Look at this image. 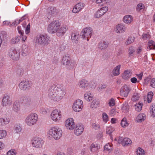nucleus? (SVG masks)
<instances>
[{
  "label": "nucleus",
  "mask_w": 155,
  "mask_h": 155,
  "mask_svg": "<svg viewBox=\"0 0 155 155\" xmlns=\"http://www.w3.org/2000/svg\"><path fill=\"white\" fill-rule=\"evenodd\" d=\"M56 88L54 85L51 86L48 91V96L54 101L59 102L65 96L66 90L62 84L58 85L56 89Z\"/></svg>",
  "instance_id": "obj_1"
},
{
  "label": "nucleus",
  "mask_w": 155,
  "mask_h": 155,
  "mask_svg": "<svg viewBox=\"0 0 155 155\" xmlns=\"http://www.w3.org/2000/svg\"><path fill=\"white\" fill-rule=\"evenodd\" d=\"M49 41V37L46 35H38L34 39L36 45L45 46L48 44Z\"/></svg>",
  "instance_id": "obj_2"
},
{
  "label": "nucleus",
  "mask_w": 155,
  "mask_h": 155,
  "mask_svg": "<svg viewBox=\"0 0 155 155\" xmlns=\"http://www.w3.org/2000/svg\"><path fill=\"white\" fill-rule=\"evenodd\" d=\"M61 25V24L58 20H53L48 25L47 30L49 33L54 34L57 32Z\"/></svg>",
  "instance_id": "obj_3"
},
{
  "label": "nucleus",
  "mask_w": 155,
  "mask_h": 155,
  "mask_svg": "<svg viewBox=\"0 0 155 155\" xmlns=\"http://www.w3.org/2000/svg\"><path fill=\"white\" fill-rule=\"evenodd\" d=\"M49 134L54 139L58 140L62 136V132L61 129L58 127H54L49 130Z\"/></svg>",
  "instance_id": "obj_4"
},
{
  "label": "nucleus",
  "mask_w": 155,
  "mask_h": 155,
  "mask_svg": "<svg viewBox=\"0 0 155 155\" xmlns=\"http://www.w3.org/2000/svg\"><path fill=\"white\" fill-rule=\"evenodd\" d=\"M38 116L35 113H32L29 114L26 118L25 122L28 126H32L35 124L38 121Z\"/></svg>",
  "instance_id": "obj_5"
},
{
  "label": "nucleus",
  "mask_w": 155,
  "mask_h": 155,
  "mask_svg": "<svg viewBox=\"0 0 155 155\" xmlns=\"http://www.w3.org/2000/svg\"><path fill=\"white\" fill-rule=\"evenodd\" d=\"M59 11V10L56 7L50 6L46 9L45 15L48 19H50L52 17L57 15Z\"/></svg>",
  "instance_id": "obj_6"
},
{
  "label": "nucleus",
  "mask_w": 155,
  "mask_h": 155,
  "mask_svg": "<svg viewBox=\"0 0 155 155\" xmlns=\"http://www.w3.org/2000/svg\"><path fill=\"white\" fill-rule=\"evenodd\" d=\"M50 116L52 120L56 122H59L62 117L61 112L57 109H55L52 111Z\"/></svg>",
  "instance_id": "obj_7"
},
{
  "label": "nucleus",
  "mask_w": 155,
  "mask_h": 155,
  "mask_svg": "<svg viewBox=\"0 0 155 155\" xmlns=\"http://www.w3.org/2000/svg\"><path fill=\"white\" fill-rule=\"evenodd\" d=\"M62 63L64 65L68 66L69 68H73L76 65V62L74 61H71V58L68 54L63 57Z\"/></svg>",
  "instance_id": "obj_8"
},
{
  "label": "nucleus",
  "mask_w": 155,
  "mask_h": 155,
  "mask_svg": "<svg viewBox=\"0 0 155 155\" xmlns=\"http://www.w3.org/2000/svg\"><path fill=\"white\" fill-rule=\"evenodd\" d=\"M32 83L28 80H23L21 81L18 85L19 89L21 91H25L31 88Z\"/></svg>",
  "instance_id": "obj_9"
},
{
  "label": "nucleus",
  "mask_w": 155,
  "mask_h": 155,
  "mask_svg": "<svg viewBox=\"0 0 155 155\" xmlns=\"http://www.w3.org/2000/svg\"><path fill=\"white\" fill-rule=\"evenodd\" d=\"M92 31V29L90 27L84 28L81 31L82 38L84 39H86L88 41L91 36Z\"/></svg>",
  "instance_id": "obj_10"
},
{
  "label": "nucleus",
  "mask_w": 155,
  "mask_h": 155,
  "mask_svg": "<svg viewBox=\"0 0 155 155\" xmlns=\"http://www.w3.org/2000/svg\"><path fill=\"white\" fill-rule=\"evenodd\" d=\"M44 143V141L39 137H35L32 140V146L36 148H40L42 147Z\"/></svg>",
  "instance_id": "obj_11"
},
{
  "label": "nucleus",
  "mask_w": 155,
  "mask_h": 155,
  "mask_svg": "<svg viewBox=\"0 0 155 155\" xmlns=\"http://www.w3.org/2000/svg\"><path fill=\"white\" fill-rule=\"evenodd\" d=\"M83 107V102L82 101L78 99L76 100L73 103L72 109L75 112L81 111Z\"/></svg>",
  "instance_id": "obj_12"
},
{
  "label": "nucleus",
  "mask_w": 155,
  "mask_h": 155,
  "mask_svg": "<svg viewBox=\"0 0 155 155\" xmlns=\"http://www.w3.org/2000/svg\"><path fill=\"white\" fill-rule=\"evenodd\" d=\"M65 125L67 129L72 130L75 127L76 125L73 119L72 118H70L66 120Z\"/></svg>",
  "instance_id": "obj_13"
},
{
  "label": "nucleus",
  "mask_w": 155,
  "mask_h": 155,
  "mask_svg": "<svg viewBox=\"0 0 155 155\" xmlns=\"http://www.w3.org/2000/svg\"><path fill=\"white\" fill-rule=\"evenodd\" d=\"M8 55L13 60L16 61L19 59L20 54L16 50L12 49L9 51Z\"/></svg>",
  "instance_id": "obj_14"
},
{
  "label": "nucleus",
  "mask_w": 155,
  "mask_h": 155,
  "mask_svg": "<svg viewBox=\"0 0 155 155\" xmlns=\"http://www.w3.org/2000/svg\"><path fill=\"white\" fill-rule=\"evenodd\" d=\"M130 91L129 87L127 85H124L121 88L120 94L122 97H127Z\"/></svg>",
  "instance_id": "obj_15"
},
{
  "label": "nucleus",
  "mask_w": 155,
  "mask_h": 155,
  "mask_svg": "<svg viewBox=\"0 0 155 155\" xmlns=\"http://www.w3.org/2000/svg\"><path fill=\"white\" fill-rule=\"evenodd\" d=\"M68 29V27L66 25H62L60 26L57 30L56 35L59 37H61L64 36Z\"/></svg>",
  "instance_id": "obj_16"
},
{
  "label": "nucleus",
  "mask_w": 155,
  "mask_h": 155,
  "mask_svg": "<svg viewBox=\"0 0 155 155\" xmlns=\"http://www.w3.org/2000/svg\"><path fill=\"white\" fill-rule=\"evenodd\" d=\"M108 10L107 6L103 7L97 10L95 13L94 17L96 18H99L105 13Z\"/></svg>",
  "instance_id": "obj_17"
},
{
  "label": "nucleus",
  "mask_w": 155,
  "mask_h": 155,
  "mask_svg": "<svg viewBox=\"0 0 155 155\" xmlns=\"http://www.w3.org/2000/svg\"><path fill=\"white\" fill-rule=\"evenodd\" d=\"M12 104V101L10 99L9 96L6 95L3 97L2 101V105L3 107L9 106Z\"/></svg>",
  "instance_id": "obj_18"
},
{
  "label": "nucleus",
  "mask_w": 155,
  "mask_h": 155,
  "mask_svg": "<svg viewBox=\"0 0 155 155\" xmlns=\"http://www.w3.org/2000/svg\"><path fill=\"white\" fill-rule=\"evenodd\" d=\"M84 5L83 3H78L74 7L72 10V12L76 13L80 12L84 8Z\"/></svg>",
  "instance_id": "obj_19"
},
{
  "label": "nucleus",
  "mask_w": 155,
  "mask_h": 155,
  "mask_svg": "<svg viewBox=\"0 0 155 155\" xmlns=\"http://www.w3.org/2000/svg\"><path fill=\"white\" fill-rule=\"evenodd\" d=\"M126 29V28L123 24H118L116 25L114 30L117 33H122L124 32Z\"/></svg>",
  "instance_id": "obj_20"
},
{
  "label": "nucleus",
  "mask_w": 155,
  "mask_h": 155,
  "mask_svg": "<svg viewBox=\"0 0 155 155\" xmlns=\"http://www.w3.org/2000/svg\"><path fill=\"white\" fill-rule=\"evenodd\" d=\"M74 130V133L76 135H80L83 132L84 130V127L83 125L77 124Z\"/></svg>",
  "instance_id": "obj_21"
},
{
  "label": "nucleus",
  "mask_w": 155,
  "mask_h": 155,
  "mask_svg": "<svg viewBox=\"0 0 155 155\" xmlns=\"http://www.w3.org/2000/svg\"><path fill=\"white\" fill-rule=\"evenodd\" d=\"M71 38L73 43H78L80 39L79 34L76 32H72L71 35Z\"/></svg>",
  "instance_id": "obj_22"
},
{
  "label": "nucleus",
  "mask_w": 155,
  "mask_h": 155,
  "mask_svg": "<svg viewBox=\"0 0 155 155\" xmlns=\"http://www.w3.org/2000/svg\"><path fill=\"white\" fill-rule=\"evenodd\" d=\"M10 119L6 117H0V127L6 125L9 123Z\"/></svg>",
  "instance_id": "obj_23"
},
{
  "label": "nucleus",
  "mask_w": 155,
  "mask_h": 155,
  "mask_svg": "<svg viewBox=\"0 0 155 155\" xmlns=\"http://www.w3.org/2000/svg\"><path fill=\"white\" fill-rule=\"evenodd\" d=\"M132 74V72L130 70H126L122 74V77L124 80H128L131 76Z\"/></svg>",
  "instance_id": "obj_24"
},
{
  "label": "nucleus",
  "mask_w": 155,
  "mask_h": 155,
  "mask_svg": "<svg viewBox=\"0 0 155 155\" xmlns=\"http://www.w3.org/2000/svg\"><path fill=\"white\" fill-rule=\"evenodd\" d=\"M100 148L99 145L96 143H92L90 146V150L93 153H97Z\"/></svg>",
  "instance_id": "obj_25"
},
{
  "label": "nucleus",
  "mask_w": 155,
  "mask_h": 155,
  "mask_svg": "<svg viewBox=\"0 0 155 155\" xmlns=\"http://www.w3.org/2000/svg\"><path fill=\"white\" fill-rule=\"evenodd\" d=\"M22 102L25 105L28 107L31 106L32 104L31 99L29 97H24L22 99Z\"/></svg>",
  "instance_id": "obj_26"
},
{
  "label": "nucleus",
  "mask_w": 155,
  "mask_h": 155,
  "mask_svg": "<svg viewBox=\"0 0 155 155\" xmlns=\"http://www.w3.org/2000/svg\"><path fill=\"white\" fill-rule=\"evenodd\" d=\"M89 85L88 81L85 79H83L79 81L78 85L80 87L85 88L87 87Z\"/></svg>",
  "instance_id": "obj_27"
},
{
  "label": "nucleus",
  "mask_w": 155,
  "mask_h": 155,
  "mask_svg": "<svg viewBox=\"0 0 155 155\" xmlns=\"http://www.w3.org/2000/svg\"><path fill=\"white\" fill-rule=\"evenodd\" d=\"M30 50L28 45H22V50L21 51L22 55L23 56H25L28 54L30 52Z\"/></svg>",
  "instance_id": "obj_28"
},
{
  "label": "nucleus",
  "mask_w": 155,
  "mask_h": 155,
  "mask_svg": "<svg viewBox=\"0 0 155 155\" xmlns=\"http://www.w3.org/2000/svg\"><path fill=\"white\" fill-rule=\"evenodd\" d=\"M108 45L107 41H103L99 43L98 45V48L101 50H104L107 48Z\"/></svg>",
  "instance_id": "obj_29"
},
{
  "label": "nucleus",
  "mask_w": 155,
  "mask_h": 155,
  "mask_svg": "<svg viewBox=\"0 0 155 155\" xmlns=\"http://www.w3.org/2000/svg\"><path fill=\"white\" fill-rule=\"evenodd\" d=\"M120 67L121 65L119 64L116 67L114 68L112 72V76H117L120 74Z\"/></svg>",
  "instance_id": "obj_30"
},
{
  "label": "nucleus",
  "mask_w": 155,
  "mask_h": 155,
  "mask_svg": "<svg viewBox=\"0 0 155 155\" xmlns=\"http://www.w3.org/2000/svg\"><path fill=\"white\" fill-rule=\"evenodd\" d=\"M146 116L143 113L139 114L136 118V120L138 122H141L146 119Z\"/></svg>",
  "instance_id": "obj_31"
},
{
  "label": "nucleus",
  "mask_w": 155,
  "mask_h": 155,
  "mask_svg": "<svg viewBox=\"0 0 155 155\" xmlns=\"http://www.w3.org/2000/svg\"><path fill=\"white\" fill-rule=\"evenodd\" d=\"M123 21L125 23L127 24H129L132 22L133 18L130 15H127L124 17Z\"/></svg>",
  "instance_id": "obj_32"
},
{
  "label": "nucleus",
  "mask_w": 155,
  "mask_h": 155,
  "mask_svg": "<svg viewBox=\"0 0 155 155\" xmlns=\"http://www.w3.org/2000/svg\"><path fill=\"white\" fill-rule=\"evenodd\" d=\"M84 99L87 101H90L93 98V95L90 92H86L84 95Z\"/></svg>",
  "instance_id": "obj_33"
},
{
  "label": "nucleus",
  "mask_w": 155,
  "mask_h": 155,
  "mask_svg": "<svg viewBox=\"0 0 155 155\" xmlns=\"http://www.w3.org/2000/svg\"><path fill=\"white\" fill-rule=\"evenodd\" d=\"M100 102L98 100L94 99L91 104V108L93 109H95L100 106Z\"/></svg>",
  "instance_id": "obj_34"
},
{
  "label": "nucleus",
  "mask_w": 155,
  "mask_h": 155,
  "mask_svg": "<svg viewBox=\"0 0 155 155\" xmlns=\"http://www.w3.org/2000/svg\"><path fill=\"white\" fill-rule=\"evenodd\" d=\"M14 129L16 133H19L22 130L21 125L19 123H17L14 125Z\"/></svg>",
  "instance_id": "obj_35"
},
{
  "label": "nucleus",
  "mask_w": 155,
  "mask_h": 155,
  "mask_svg": "<svg viewBox=\"0 0 155 155\" xmlns=\"http://www.w3.org/2000/svg\"><path fill=\"white\" fill-rule=\"evenodd\" d=\"M20 106L19 103L17 101L14 102L13 107V110L15 112H18L20 111Z\"/></svg>",
  "instance_id": "obj_36"
},
{
  "label": "nucleus",
  "mask_w": 155,
  "mask_h": 155,
  "mask_svg": "<svg viewBox=\"0 0 155 155\" xmlns=\"http://www.w3.org/2000/svg\"><path fill=\"white\" fill-rule=\"evenodd\" d=\"M121 109L122 111L124 113L128 112L129 110L128 103L126 102L124 103L122 105Z\"/></svg>",
  "instance_id": "obj_37"
},
{
  "label": "nucleus",
  "mask_w": 155,
  "mask_h": 155,
  "mask_svg": "<svg viewBox=\"0 0 155 155\" xmlns=\"http://www.w3.org/2000/svg\"><path fill=\"white\" fill-rule=\"evenodd\" d=\"M112 144L108 143L106 144L104 147V150L110 152L113 149Z\"/></svg>",
  "instance_id": "obj_38"
},
{
  "label": "nucleus",
  "mask_w": 155,
  "mask_h": 155,
  "mask_svg": "<svg viewBox=\"0 0 155 155\" xmlns=\"http://www.w3.org/2000/svg\"><path fill=\"white\" fill-rule=\"evenodd\" d=\"M143 105V104L140 102L136 103L134 105V107L135 110L137 111H140L141 110Z\"/></svg>",
  "instance_id": "obj_39"
},
{
  "label": "nucleus",
  "mask_w": 155,
  "mask_h": 155,
  "mask_svg": "<svg viewBox=\"0 0 155 155\" xmlns=\"http://www.w3.org/2000/svg\"><path fill=\"white\" fill-rule=\"evenodd\" d=\"M131 142V140L128 138H125L122 141V144L124 146L130 144Z\"/></svg>",
  "instance_id": "obj_40"
},
{
  "label": "nucleus",
  "mask_w": 155,
  "mask_h": 155,
  "mask_svg": "<svg viewBox=\"0 0 155 155\" xmlns=\"http://www.w3.org/2000/svg\"><path fill=\"white\" fill-rule=\"evenodd\" d=\"M120 124L121 126L123 127L124 128L126 127L129 124L126 117L124 118L121 120Z\"/></svg>",
  "instance_id": "obj_41"
},
{
  "label": "nucleus",
  "mask_w": 155,
  "mask_h": 155,
  "mask_svg": "<svg viewBox=\"0 0 155 155\" xmlns=\"http://www.w3.org/2000/svg\"><path fill=\"white\" fill-rule=\"evenodd\" d=\"M140 97V94L137 92H135L134 93L132 97L131 100L133 101L136 102L139 100Z\"/></svg>",
  "instance_id": "obj_42"
},
{
  "label": "nucleus",
  "mask_w": 155,
  "mask_h": 155,
  "mask_svg": "<svg viewBox=\"0 0 155 155\" xmlns=\"http://www.w3.org/2000/svg\"><path fill=\"white\" fill-rule=\"evenodd\" d=\"M150 110L151 113V116L153 117H155V105H151L150 108Z\"/></svg>",
  "instance_id": "obj_43"
},
{
  "label": "nucleus",
  "mask_w": 155,
  "mask_h": 155,
  "mask_svg": "<svg viewBox=\"0 0 155 155\" xmlns=\"http://www.w3.org/2000/svg\"><path fill=\"white\" fill-rule=\"evenodd\" d=\"M135 39V38L132 36H130L126 41L125 43L127 45H129L133 42Z\"/></svg>",
  "instance_id": "obj_44"
},
{
  "label": "nucleus",
  "mask_w": 155,
  "mask_h": 155,
  "mask_svg": "<svg viewBox=\"0 0 155 155\" xmlns=\"http://www.w3.org/2000/svg\"><path fill=\"white\" fill-rule=\"evenodd\" d=\"M148 45L150 49H155V42L152 40L149 41Z\"/></svg>",
  "instance_id": "obj_45"
},
{
  "label": "nucleus",
  "mask_w": 155,
  "mask_h": 155,
  "mask_svg": "<svg viewBox=\"0 0 155 155\" xmlns=\"http://www.w3.org/2000/svg\"><path fill=\"white\" fill-rule=\"evenodd\" d=\"M143 40H149L150 38V35L149 33L143 34L142 37Z\"/></svg>",
  "instance_id": "obj_46"
},
{
  "label": "nucleus",
  "mask_w": 155,
  "mask_h": 155,
  "mask_svg": "<svg viewBox=\"0 0 155 155\" xmlns=\"http://www.w3.org/2000/svg\"><path fill=\"white\" fill-rule=\"evenodd\" d=\"M7 135V132L5 130H0V139L5 138Z\"/></svg>",
  "instance_id": "obj_47"
},
{
  "label": "nucleus",
  "mask_w": 155,
  "mask_h": 155,
  "mask_svg": "<svg viewBox=\"0 0 155 155\" xmlns=\"http://www.w3.org/2000/svg\"><path fill=\"white\" fill-rule=\"evenodd\" d=\"M115 130V128L110 126L107 127L106 130V133L110 134Z\"/></svg>",
  "instance_id": "obj_48"
},
{
  "label": "nucleus",
  "mask_w": 155,
  "mask_h": 155,
  "mask_svg": "<svg viewBox=\"0 0 155 155\" xmlns=\"http://www.w3.org/2000/svg\"><path fill=\"white\" fill-rule=\"evenodd\" d=\"M153 95V93L151 91L150 92L148 93L147 99V102L148 103H150L151 102Z\"/></svg>",
  "instance_id": "obj_49"
},
{
  "label": "nucleus",
  "mask_w": 155,
  "mask_h": 155,
  "mask_svg": "<svg viewBox=\"0 0 155 155\" xmlns=\"http://www.w3.org/2000/svg\"><path fill=\"white\" fill-rule=\"evenodd\" d=\"M20 40V38L19 37L16 36L13 38L11 41V42L12 44H15L18 43Z\"/></svg>",
  "instance_id": "obj_50"
},
{
  "label": "nucleus",
  "mask_w": 155,
  "mask_h": 155,
  "mask_svg": "<svg viewBox=\"0 0 155 155\" xmlns=\"http://www.w3.org/2000/svg\"><path fill=\"white\" fill-rule=\"evenodd\" d=\"M17 154L16 150L14 149H12L7 152V155H16Z\"/></svg>",
  "instance_id": "obj_51"
},
{
  "label": "nucleus",
  "mask_w": 155,
  "mask_h": 155,
  "mask_svg": "<svg viewBox=\"0 0 155 155\" xmlns=\"http://www.w3.org/2000/svg\"><path fill=\"white\" fill-rule=\"evenodd\" d=\"M137 155H145L144 151L140 147L138 148L137 151Z\"/></svg>",
  "instance_id": "obj_52"
},
{
  "label": "nucleus",
  "mask_w": 155,
  "mask_h": 155,
  "mask_svg": "<svg viewBox=\"0 0 155 155\" xmlns=\"http://www.w3.org/2000/svg\"><path fill=\"white\" fill-rule=\"evenodd\" d=\"M107 104L110 107L114 106L115 105V100L114 98H111L108 101Z\"/></svg>",
  "instance_id": "obj_53"
},
{
  "label": "nucleus",
  "mask_w": 155,
  "mask_h": 155,
  "mask_svg": "<svg viewBox=\"0 0 155 155\" xmlns=\"http://www.w3.org/2000/svg\"><path fill=\"white\" fill-rule=\"evenodd\" d=\"M144 8V6L142 3H140L137 6V10L138 11H140Z\"/></svg>",
  "instance_id": "obj_54"
},
{
  "label": "nucleus",
  "mask_w": 155,
  "mask_h": 155,
  "mask_svg": "<svg viewBox=\"0 0 155 155\" xmlns=\"http://www.w3.org/2000/svg\"><path fill=\"white\" fill-rule=\"evenodd\" d=\"M103 121L106 123L108 120V117L105 113H103L102 114Z\"/></svg>",
  "instance_id": "obj_55"
},
{
  "label": "nucleus",
  "mask_w": 155,
  "mask_h": 155,
  "mask_svg": "<svg viewBox=\"0 0 155 155\" xmlns=\"http://www.w3.org/2000/svg\"><path fill=\"white\" fill-rule=\"evenodd\" d=\"M143 48L142 46H140L136 50V52L137 54H141L143 53Z\"/></svg>",
  "instance_id": "obj_56"
},
{
  "label": "nucleus",
  "mask_w": 155,
  "mask_h": 155,
  "mask_svg": "<svg viewBox=\"0 0 155 155\" xmlns=\"http://www.w3.org/2000/svg\"><path fill=\"white\" fill-rule=\"evenodd\" d=\"M150 85L152 87L155 88V78H153L150 81Z\"/></svg>",
  "instance_id": "obj_57"
},
{
  "label": "nucleus",
  "mask_w": 155,
  "mask_h": 155,
  "mask_svg": "<svg viewBox=\"0 0 155 155\" xmlns=\"http://www.w3.org/2000/svg\"><path fill=\"white\" fill-rule=\"evenodd\" d=\"M134 52V49L132 47H131L129 48L128 52L129 56H131L133 54Z\"/></svg>",
  "instance_id": "obj_58"
},
{
  "label": "nucleus",
  "mask_w": 155,
  "mask_h": 155,
  "mask_svg": "<svg viewBox=\"0 0 155 155\" xmlns=\"http://www.w3.org/2000/svg\"><path fill=\"white\" fill-rule=\"evenodd\" d=\"M25 16H23L19 20H16L15 21V22L16 24L17 25L20 24L21 22L22 21H23L25 19Z\"/></svg>",
  "instance_id": "obj_59"
},
{
  "label": "nucleus",
  "mask_w": 155,
  "mask_h": 155,
  "mask_svg": "<svg viewBox=\"0 0 155 155\" xmlns=\"http://www.w3.org/2000/svg\"><path fill=\"white\" fill-rule=\"evenodd\" d=\"M92 127L96 130H97L100 128L99 125L98 124L95 123L93 124Z\"/></svg>",
  "instance_id": "obj_60"
},
{
  "label": "nucleus",
  "mask_w": 155,
  "mask_h": 155,
  "mask_svg": "<svg viewBox=\"0 0 155 155\" xmlns=\"http://www.w3.org/2000/svg\"><path fill=\"white\" fill-rule=\"evenodd\" d=\"M17 29L19 33L20 34L21 36L22 35H23V34H24L23 31L21 30V26H18L17 27Z\"/></svg>",
  "instance_id": "obj_61"
},
{
  "label": "nucleus",
  "mask_w": 155,
  "mask_h": 155,
  "mask_svg": "<svg viewBox=\"0 0 155 155\" xmlns=\"http://www.w3.org/2000/svg\"><path fill=\"white\" fill-rule=\"evenodd\" d=\"M130 81L133 83H136L137 82H139V81H137V79L135 77L132 78L130 79Z\"/></svg>",
  "instance_id": "obj_62"
},
{
  "label": "nucleus",
  "mask_w": 155,
  "mask_h": 155,
  "mask_svg": "<svg viewBox=\"0 0 155 155\" xmlns=\"http://www.w3.org/2000/svg\"><path fill=\"white\" fill-rule=\"evenodd\" d=\"M21 41H22L25 42L26 40L27 36L25 35H22L21 36Z\"/></svg>",
  "instance_id": "obj_63"
},
{
  "label": "nucleus",
  "mask_w": 155,
  "mask_h": 155,
  "mask_svg": "<svg viewBox=\"0 0 155 155\" xmlns=\"http://www.w3.org/2000/svg\"><path fill=\"white\" fill-rule=\"evenodd\" d=\"M116 113V112L115 110L112 109L110 111V113L111 115L113 116Z\"/></svg>",
  "instance_id": "obj_64"
}]
</instances>
